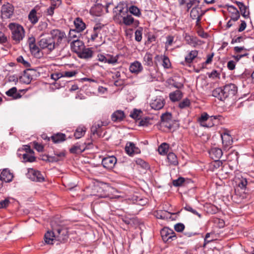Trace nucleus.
<instances>
[{
	"label": "nucleus",
	"mask_w": 254,
	"mask_h": 254,
	"mask_svg": "<svg viewBox=\"0 0 254 254\" xmlns=\"http://www.w3.org/2000/svg\"><path fill=\"white\" fill-rule=\"evenodd\" d=\"M237 91V86L232 83L225 85L222 87H218L212 91V96L220 100H225L229 96H233Z\"/></svg>",
	"instance_id": "nucleus-1"
},
{
	"label": "nucleus",
	"mask_w": 254,
	"mask_h": 254,
	"mask_svg": "<svg viewBox=\"0 0 254 254\" xmlns=\"http://www.w3.org/2000/svg\"><path fill=\"white\" fill-rule=\"evenodd\" d=\"M128 9L129 14H132L137 17H139L141 14L140 9L136 6L131 5L128 8Z\"/></svg>",
	"instance_id": "nucleus-42"
},
{
	"label": "nucleus",
	"mask_w": 254,
	"mask_h": 254,
	"mask_svg": "<svg viewBox=\"0 0 254 254\" xmlns=\"http://www.w3.org/2000/svg\"><path fill=\"white\" fill-rule=\"evenodd\" d=\"M50 37L58 48L64 41L66 39V35L65 32L59 29H54L50 31Z\"/></svg>",
	"instance_id": "nucleus-5"
},
{
	"label": "nucleus",
	"mask_w": 254,
	"mask_h": 254,
	"mask_svg": "<svg viewBox=\"0 0 254 254\" xmlns=\"http://www.w3.org/2000/svg\"><path fill=\"white\" fill-rule=\"evenodd\" d=\"M108 125V123L107 121H98L95 122L92 126L91 131L94 135H97V137H99L101 135V127Z\"/></svg>",
	"instance_id": "nucleus-10"
},
{
	"label": "nucleus",
	"mask_w": 254,
	"mask_h": 254,
	"mask_svg": "<svg viewBox=\"0 0 254 254\" xmlns=\"http://www.w3.org/2000/svg\"><path fill=\"white\" fill-rule=\"evenodd\" d=\"M162 238H173L176 237L175 232L167 227L163 228L160 231Z\"/></svg>",
	"instance_id": "nucleus-27"
},
{
	"label": "nucleus",
	"mask_w": 254,
	"mask_h": 254,
	"mask_svg": "<svg viewBox=\"0 0 254 254\" xmlns=\"http://www.w3.org/2000/svg\"><path fill=\"white\" fill-rule=\"evenodd\" d=\"M208 75L209 78L213 79L220 78V73L216 70H213L211 72L208 73Z\"/></svg>",
	"instance_id": "nucleus-58"
},
{
	"label": "nucleus",
	"mask_w": 254,
	"mask_h": 254,
	"mask_svg": "<svg viewBox=\"0 0 254 254\" xmlns=\"http://www.w3.org/2000/svg\"><path fill=\"white\" fill-rule=\"evenodd\" d=\"M32 79V76L27 72H24L19 78L20 82L25 84L30 83Z\"/></svg>",
	"instance_id": "nucleus-38"
},
{
	"label": "nucleus",
	"mask_w": 254,
	"mask_h": 254,
	"mask_svg": "<svg viewBox=\"0 0 254 254\" xmlns=\"http://www.w3.org/2000/svg\"><path fill=\"white\" fill-rule=\"evenodd\" d=\"M199 4H194V6L190 11V16L193 19H196V25H198L200 22L202 16L204 14L205 11L201 9Z\"/></svg>",
	"instance_id": "nucleus-8"
},
{
	"label": "nucleus",
	"mask_w": 254,
	"mask_h": 254,
	"mask_svg": "<svg viewBox=\"0 0 254 254\" xmlns=\"http://www.w3.org/2000/svg\"><path fill=\"white\" fill-rule=\"evenodd\" d=\"M143 63L144 65L148 66H152L153 65V55L152 54L147 52L143 57Z\"/></svg>",
	"instance_id": "nucleus-32"
},
{
	"label": "nucleus",
	"mask_w": 254,
	"mask_h": 254,
	"mask_svg": "<svg viewBox=\"0 0 254 254\" xmlns=\"http://www.w3.org/2000/svg\"><path fill=\"white\" fill-rule=\"evenodd\" d=\"M198 51L197 50H192L185 57V62L187 64H190L193 60L197 57Z\"/></svg>",
	"instance_id": "nucleus-31"
},
{
	"label": "nucleus",
	"mask_w": 254,
	"mask_h": 254,
	"mask_svg": "<svg viewBox=\"0 0 254 254\" xmlns=\"http://www.w3.org/2000/svg\"><path fill=\"white\" fill-rule=\"evenodd\" d=\"M17 61L19 63L22 64L23 65L26 67L30 66V63L27 62L26 61H25L22 56H19L17 58Z\"/></svg>",
	"instance_id": "nucleus-55"
},
{
	"label": "nucleus",
	"mask_w": 254,
	"mask_h": 254,
	"mask_svg": "<svg viewBox=\"0 0 254 254\" xmlns=\"http://www.w3.org/2000/svg\"><path fill=\"white\" fill-rule=\"evenodd\" d=\"M163 66L166 68H168L170 66V63L169 58L166 56H164L163 59Z\"/></svg>",
	"instance_id": "nucleus-61"
},
{
	"label": "nucleus",
	"mask_w": 254,
	"mask_h": 254,
	"mask_svg": "<svg viewBox=\"0 0 254 254\" xmlns=\"http://www.w3.org/2000/svg\"><path fill=\"white\" fill-rule=\"evenodd\" d=\"M174 229L177 232H181L184 230L185 225L183 223H179L174 226Z\"/></svg>",
	"instance_id": "nucleus-59"
},
{
	"label": "nucleus",
	"mask_w": 254,
	"mask_h": 254,
	"mask_svg": "<svg viewBox=\"0 0 254 254\" xmlns=\"http://www.w3.org/2000/svg\"><path fill=\"white\" fill-rule=\"evenodd\" d=\"M120 23H122L127 26L131 25L134 22V18L132 15L128 13L123 16L119 20Z\"/></svg>",
	"instance_id": "nucleus-26"
},
{
	"label": "nucleus",
	"mask_w": 254,
	"mask_h": 254,
	"mask_svg": "<svg viewBox=\"0 0 254 254\" xmlns=\"http://www.w3.org/2000/svg\"><path fill=\"white\" fill-rule=\"evenodd\" d=\"M185 179L182 177H180L178 179L175 180L173 181V184L174 186L179 187L185 182Z\"/></svg>",
	"instance_id": "nucleus-54"
},
{
	"label": "nucleus",
	"mask_w": 254,
	"mask_h": 254,
	"mask_svg": "<svg viewBox=\"0 0 254 254\" xmlns=\"http://www.w3.org/2000/svg\"><path fill=\"white\" fill-rule=\"evenodd\" d=\"M117 161V158L114 156H109L103 158L102 164L105 168L111 170L114 167Z\"/></svg>",
	"instance_id": "nucleus-12"
},
{
	"label": "nucleus",
	"mask_w": 254,
	"mask_h": 254,
	"mask_svg": "<svg viewBox=\"0 0 254 254\" xmlns=\"http://www.w3.org/2000/svg\"><path fill=\"white\" fill-rule=\"evenodd\" d=\"M150 119L149 118H144L143 119H142L139 122V125L141 126H148L150 124Z\"/></svg>",
	"instance_id": "nucleus-63"
},
{
	"label": "nucleus",
	"mask_w": 254,
	"mask_h": 254,
	"mask_svg": "<svg viewBox=\"0 0 254 254\" xmlns=\"http://www.w3.org/2000/svg\"><path fill=\"white\" fill-rule=\"evenodd\" d=\"M62 77H63V74L61 72L54 73L51 75V78L55 81L58 80Z\"/></svg>",
	"instance_id": "nucleus-62"
},
{
	"label": "nucleus",
	"mask_w": 254,
	"mask_h": 254,
	"mask_svg": "<svg viewBox=\"0 0 254 254\" xmlns=\"http://www.w3.org/2000/svg\"><path fill=\"white\" fill-rule=\"evenodd\" d=\"M199 3V0H179V5H185L187 11H189L194 4H198Z\"/></svg>",
	"instance_id": "nucleus-23"
},
{
	"label": "nucleus",
	"mask_w": 254,
	"mask_h": 254,
	"mask_svg": "<svg viewBox=\"0 0 254 254\" xmlns=\"http://www.w3.org/2000/svg\"><path fill=\"white\" fill-rule=\"evenodd\" d=\"M167 160L170 165L176 166L178 164L177 156L173 152H170L167 155Z\"/></svg>",
	"instance_id": "nucleus-36"
},
{
	"label": "nucleus",
	"mask_w": 254,
	"mask_h": 254,
	"mask_svg": "<svg viewBox=\"0 0 254 254\" xmlns=\"http://www.w3.org/2000/svg\"><path fill=\"white\" fill-rule=\"evenodd\" d=\"M86 128L84 126L78 127L74 134V136L76 139H79L84 136L86 132Z\"/></svg>",
	"instance_id": "nucleus-35"
},
{
	"label": "nucleus",
	"mask_w": 254,
	"mask_h": 254,
	"mask_svg": "<svg viewBox=\"0 0 254 254\" xmlns=\"http://www.w3.org/2000/svg\"><path fill=\"white\" fill-rule=\"evenodd\" d=\"M170 100L173 102L178 101L182 97V93L180 90H176L169 94Z\"/></svg>",
	"instance_id": "nucleus-34"
},
{
	"label": "nucleus",
	"mask_w": 254,
	"mask_h": 254,
	"mask_svg": "<svg viewBox=\"0 0 254 254\" xmlns=\"http://www.w3.org/2000/svg\"><path fill=\"white\" fill-rule=\"evenodd\" d=\"M51 139L54 143H59L65 140L66 135L64 133L59 132L54 134Z\"/></svg>",
	"instance_id": "nucleus-29"
},
{
	"label": "nucleus",
	"mask_w": 254,
	"mask_h": 254,
	"mask_svg": "<svg viewBox=\"0 0 254 254\" xmlns=\"http://www.w3.org/2000/svg\"><path fill=\"white\" fill-rule=\"evenodd\" d=\"M221 116L220 115L210 116L206 112H203L198 119V122L202 127H211L219 123Z\"/></svg>",
	"instance_id": "nucleus-4"
},
{
	"label": "nucleus",
	"mask_w": 254,
	"mask_h": 254,
	"mask_svg": "<svg viewBox=\"0 0 254 254\" xmlns=\"http://www.w3.org/2000/svg\"><path fill=\"white\" fill-rule=\"evenodd\" d=\"M161 125L169 129L172 127V115L170 113L163 114L161 117Z\"/></svg>",
	"instance_id": "nucleus-15"
},
{
	"label": "nucleus",
	"mask_w": 254,
	"mask_h": 254,
	"mask_svg": "<svg viewBox=\"0 0 254 254\" xmlns=\"http://www.w3.org/2000/svg\"><path fill=\"white\" fill-rule=\"evenodd\" d=\"M235 2L239 7L242 15L245 18H248L250 12L248 7L242 2L236 1Z\"/></svg>",
	"instance_id": "nucleus-28"
},
{
	"label": "nucleus",
	"mask_w": 254,
	"mask_h": 254,
	"mask_svg": "<svg viewBox=\"0 0 254 254\" xmlns=\"http://www.w3.org/2000/svg\"><path fill=\"white\" fill-rule=\"evenodd\" d=\"M227 10L230 13V17L233 20H238L240 17L238 10L233 5H228Z\"/></svg>",
	"instance_id": "nucleus-24"
},
{
	"label": "nucleus",
	"mask_w": 254,
	"mask_h": 254,
	"mask_svg": "<svg viewBox=\"0 0 254 254\" xmlns=\"http://www.w3.org/2000/svg\"><path fill=\"white\" fill-rule=\"evenodd\" d=\"M213 56H214L213 53H212L211 54H209V55H207V59H206V61L205 62H204L203 63H202V67L203 68H204L206 65L209 64L212 62Z\"/></svg>",
	"instance_id": "nucleus-56"
},
{
	"label": "nucleus",
	"mask_w": 254,
	"mask_h": 254,
	"mask_svg": "<svg viewBox=\"0 0 254 254\" xmlns=\"http://www.w3.org/2000/svg\"><path fill=\"white\" fill-rule=\"evenodd\" d=\"M184 209L190 212L192 214L198 216L199 218L201 217V215L200 213H198L196 210L193 209L192 207L189 205H186V206L184 207Z\"/></svg>",
	"instance_id": "nucleus-49"
},
{
	"label": "nucleus",
	"mask_w": 254,
	"mask_h": 254,
	"mask_svg": "<svg viewBox=\"0 0 254 254\" xmlns=\"http://www.w3.org/2000/svg\"><path fill=\"white\" fill-rule=\"evenodd\" d=\"M210 157L215 161H218L221 157L223 152L221 149L218 147H212L209 151Z\"/></svg>",
	"instance_id": "nucleus-19"
},
{
	"label": "nucleus",
	"mask_w": 254,
	"mask_h": 254,
	"mask_svg": "<svg viewBox=\"0 0 254 254\" xmlns=\"http://www.w3.org/2000/svg\"><path fill=\"white\" fill-rule=\"evenodd\" d=\"M104 25L101 23H97L93 27V31L99 36L101 35V32L103 31Z\"/></svg>",
	"instance_id": "nucleus-46"
},
{
	"label": "nucleus",
	"mask_w": 254,
	"mask_h": 254,
	"mask_svg": "<svg viewBox=\"0 0 254 254\" xmlns=\"http://www.w3.org/2000/svg\"><path fill=\"white\" fill-rule=\"evenodd\" d=\"M59 6V5L57 4L52 3L51 5L47 9V12L48 15L50 16L53 15L55 8Z\"/></svg>",
	"instance_id": "nucleus-51"
},
{
	"label": "nucleus",
	"mask_w": 254,
	"mask_h": 254,
	"mask_svg": "<svg viewBox=\"0 0 254 254\" xmlns=\"http://www.w3.org/2000/svg\"><path fill=\"white\" fill-rule=\"evenodd\" d=\"M125 117L124 112L122 110H119L116 111L112 114L111 119L113 122L118 123L123 121Z\"/></svg>",
	"instance_id": "nucleus-21"
},
{
	"label": "nucleus",
	"mask_w": 254,
	"mask_h": 254,
	"mask_svg": "<svg viewBox=\"0 0 254 254\" xmlns=\"http://www.w3.org/2000/svg\"><path fill=\"white\" fill-rule=\"evenodd\" d=\"M74 25L75 27V30L77 31V33H80L82 32L86 28V24L83 22L82 18L80 17L76 18L73 22Z\"/></svg>",
	"instance_id": "nucleus-22"
},
{
	"label": "nucleus",
	"mask_w": 254,
	"mask_h": 254,
	"mask_svg": "<svg viewBox=\"0 0 254 254\" xmlns=\"http://www.w3.org/2000/svg\"><path fill=\"white\" fill-rule=\"evenodd\" d=\"M8 27L11 33V38L15 43H19L23 40L25 36L24 28L16 23H10Z\"/></svg>",
	"instance_id": "nucleus-3"
},
{
	"label": "nucleus",
	"mask_w": 254,
	"mask_h": 254,
	"mask_svg": "<svg viewBox=\"0 0 254 254\" xmlns=\"http://www.w3.org/2000/svg\"><path fill=\"white\" fill-rule=\"evenodd\" d=\"M85 149V147L84 145H79L76 144V145L72 146L69 150L70 152L71 153H79L83 152Z\"/></svg>",
	"instance_id": "nucleus-37"
},
{
	"label": "nucleus",
	"mask_w": 254,
	"mask_h": 254,
	"mask_svg": "<svg viewBox=\"0 0 254 254\" xmlns=\"http://www.w3.org/2000/svg\"><path fill=\"white\" fill-rule=\"evenodd\" d=\"M7 96L12 97L13 99H16L21 98V95L17 92V88L13 87L5 92Z\"/></svg>",
	"instance_id": "nucleus-30"
},
{
	"label": "nucleus",
	"mask_w": 254,
	"mask_h": 254,
	"mask_svg": "<svg viewBox=\"0 0 254 254\" xmlns=\"http://www.w3.org/2000/svg\"><path fill=\"white\" fill-rule=\"evenodd\" d=\"M29 47L30 51L32 54L35 55V54L39 53V52H40L39 48L40 47L39 46H37L36 43H35L34 44H32V45H30Z\"/></svg>",
	"instance_id": "nucleus-50"
},
{
	"label": "nucleus",
	"mask_w": 254,
	"mask_h": 254,
	"mask_svg": "<svg viewBox=\"0 0 254 254\" xmlns=\"http://www.w3.org/2000/svg\"><path fill=\"white\" fill-rule=\"evenodd\" d=\"M125 150L129 156H133L135 154H138L140 152V149L136 147L135 144L132 142H127V143Z\"/></svg>",
	"instance_id": "nucleus-18"
},
{
	"label": "nucleus",
	"mask_w": 254,
	"mask_h": 254,
	"mask_svg": "<svg viewBox=\"0 0 254 254\" xmlns=\"http://www.w3.org/2000/svg\"><path fill=\"white\" fill-rule=\"evenodd\" d=\"M10 203L8 198H5V199L0 201V209L6 208L9 205Z\"/></svg>",
	"instance_id": "nucleus-60"
},
{
	"label": "nucleus",
	"mask_w": 254,
	"mask_h": 254,
	"mask_svg": "<svg viewBox=\"0 0 254 254\" xmlns=\"http://www.w3.org/2000/svg\"><path fill=\"white\" fill-rule=\"evenodd\" d=\"M247 185V180L245 178H241L239 179L238 186L242 189H244Z\"/></svg>",
	"instance_id": "nucleus-52"
},
{
	"label": "nucleus",
	"mask_w": 254,
	"mask_h": 254,
	"mask_svg": "<svg viewBox=\"0 0 254 254\" xmlns=\"http://www.w3.org/2000/svg\"><path fill=\"white\" fill-rule=\"evenodd\" d=\"M118 58L117 56L115 57L110 55H107L106 63L115 64L118 63Z\"/></svg>",
	"instance_id": "nucleus-47"
},
{
	"label": "nucleus",
	"mask_w": 254,
	"mask_h": 254,
	"mask_svg": "<svg viewBox=\"0 0 254 254\" xmlns=\"http://www.w3.org/2000/svg\"><path fill=\"white\" fill-rule=\"evenodd\" d=\"M168 149L169 145L166 143H163L159 146L158 150L159 154L165 155L168 152Z\"/></svg>",
	"instance_id": "nucleus-43"
},
{
	"label": "nucleus",
	"mask_w": 254,
	"mask_h": 254,
	"mask_svg": "<svg viewBox=\"0 0 254 254\" xmlns=\"http://www.w3.org/2000/svg\"><path fill=\"white\" fill-rule=\"evenodd\" d=\"M135 40L137 42H140L142 40V29L139 28L135 31Z\"/></svg>",
	"instance_id": "nucleus-48"
},
{
	"label": "nucleus",
	"mask_w": 254,
	"mask_h": 254,
	"mask_svg": "<svg viewBox=\"0 0 254 254\" xmlns=\"http://www.w3.org/2000/svg\"><path fill=\"white\" fill-rule=\"evenodd\" d=\"M22 162H33L35 161L36 158L33 154L29 153H23L22 155Z\"/></svg>",
	"instance_id": "nucleus-41"
},
{
	"label": "nucleus",
	"mask_w": 254,
	"mask_h": 254,
	"mask_svg": "<svg viewBox=\"0 0 254 254\" xmlns=\"http://www.w3.org/2000/svg\"><path fill=\"white\" fill-rule=\"evenodd\" d=\"M169 82L170 84L178 89H181L184 87V84L182 82L177 81L174 78L169 79Z\"/></svg>",
	"instance_id": "nucleus-45"
},
{
	"label": "nucleus",
	"mask_w": 254,
	"mask_h": 254,
	"mask_svg": "<svg viewBox=\"0 0 254 254\" xmlns=\"http://www.w3.org/2000/svg\"><path fill=\"white\" fill-rule=\"evenodd\" d=\"M165 101L163 97L159 96L150 103L151 107L156 110L161 109L164 106Z\"/></svg>",
	"instance_id": "nucleus-17"
},
{
	"label": "nucleus",
	"mask_w": 254,
	"mask_h": 254,
	"mask_svg": "<svg viewBox=\"0 0 254 254\" xmlns=\"http://www.w3.org/2000/svg\"><path fill=\"white\" fill-rule=\"evenodd\" d=\"M28 178L33 181L42 182L44 181V177L41 173L33 169H30L27 174Z\"/></svg>",
	"instance_id": "nucleus-11"
},
{
	"label": "nucleus",
	"mask_w": 254,
	"mask_h": 254,
	"mask_svg": "<svg viewBox=\"0 0 254 254\" xmlns=\"http://www.w3.org/2000/svg\"><path fill=\"white\" fill-rule=\"evenodd\" d=\"M80 36V33H77L76 30L70 29L68 33V41L71 42L74 39H79Z\"/></svg>",
	"instance_id": "nucleus-39"
},
{
	"label": "nucleus",
	"mask_w": 254,
	"mask_h": 254,
	"mask_svg": "<svg viewBox=\"0 0 254 254\" xmlns=\"http://www.w3.org/2000/svg\"><path fill=\"white\" fill-rule=\"evenodd\" d=\"M143 69L141 64L138 61H135L130 64L129 70L130 72L134 74H138Z\"/></svg>",
	"instance_id": "nucleus-20"
},
{
	"label": "nucleus",
	"mask_w": 254,
	"mask_h": 254,
	"mask_svg": "<svg viewBox=\"0 0 254 254\" xmlns=\"http://www.w3.org/2000/svg\"><path fill=\"white\" fill-rule=\"evenodd\" d=\"M13 178V174L8 169H4L0 174V181L5 183L11 182Z\"/></svg>",
	"instance_id": "nucleus-14"
},
{
	"label": "nucleus",
	"mask_w": 254,
	"mask_h": 254,
	"mask_svg": "<svg viewBox=\"0 0 254 254\" xmlns=\"http://www.w3.org/2000/svg\"><path fill=\"white\" fill-rule=\"evenodd\" d=\"M222 142L225 148H230L232 144L233 139L228 132H224L221 134Z\"/></svg>",
	"instance_id": "nucleus-16"
},
{
	"label": "nucleus",
	"mask_w": 254,
	"mask_h": 254,
	"mask_svg": "<svg viewBox=\"0 0 254 254\" xmlns=\"http://www.w3.org/2000/svg\"><path fill=\"white\" fill-rule=\"evenodd\" d=\"M29 20L33 24H36L38 21V17L37 15V12L35 9H33L30 12L28 15Z\"/></svg>",
	"instance_id": "nucleus-40"
},
{
	"label": "nucleus",
	"mask_w": 254,
	"mask_h": 254,
	"mask_svg": "<svg viewBox=\"0 0 254 254\" xmlns=\"http://www.w3.org/2000/svg\"><path fill=\"white\" fill-rule=\"evenodd\" d=\"M128 12V7L125 3L120 2L113 8L115 19L119 20Z\"/></svg>",
	"instance_id": "nucleus-7"
},
{
	"label": "nucleus",
	"mask_w": 254,
	"mask_h": 254,
	"mask_svg": "<svg viewBox=\"0 0 254 254\" xmlns=\"http://www.w3.org/2000/svg\"><path fill=\"white\" fill-rule=\"evenodd\" d=\"M70 46L71 51L78 55L85 48L84 43L79 39L72 40L70 43Z\"/></svg>",
	"instance_id": "nucleus-9"
},
{
	"label": "nucleus",
	"mask_w": 254,
	"mask_h": 254,
	"mask_svg": "<svg viewBox=\"0 0 254 254\" xmlns=\"http://www.w3.org/2000/svg\"><path fill=\"white\" fill-rule=\"evenodd\" d=\"M93 52L90 48H84L78 55L80 58L88 59L92 57Z\"/></svg>",
	"instance_id": "nucleus-33"
},
{
	"label": "nucleus",
	"mask_w": 254,
	"mask_h": 254,
	"mask_svg": "<svg viewBox=\"0 0 254 254\" xmlns=\"http://www.w3.org/2000/svg\"><path fill=\"white\" fill-rule=\"evenodd\" d=\"M77 72L75 71H65L63 74V77H71L76 74Z\"/></svg>",
	"instance_id": "nucleus-64"
},
{
	"label": "nucleus",
	"mask_w": 254,
	"mask_h": 254,
	"mask_svg": "<svg viewBox=\"0 0 254 254\" xmlns=\"http://www.w3.org/2000/svg\"><path fill=\"white\" fill-rule=\"evenodd\" d=\"M52 230H48L44 235V238H60L68 236L67 229L61 224H57L54 221L51 224Z\"/></svg>",
	"instance_id": "nucleus-2"
},
{
	"label": "nucleus",
	"mask_w": 254,
	"mask_h": 254,
	"mask_svg": "<svg viewBox=\"0 0 254 254\" xmlns=\"http://www.w3.org/2000/svg\"><path fill=\"white\" fill-rule=\"evenodd\" d=\"M142 112L140 110L134 109L133 112H131L129 116L135 120H140L141 117Z\"/></svg>",
	"instance_id": "nucleus-44"
},
{
	"label": "nucleus",
	"mask_w": 254,
	"mask_h": 254,
	"mask_svg": "<svg viewBox=\"0 0 254 254\" xmlns=\"http://www.w3.org/2000/svg\"><path fill=\"white\" fill-rule=\"evenodd\" d=\"M46 157V159H44V160H47L50 162H58L64 160L65 157V153L64 151H55L54 155H47Z\"/></svg>",
	"instance_id": "nucleus-13"
},
{
	"label": "nucleus",
	"mask_w": 254,
	"mask_h": 254,
	"mask_svg": "<svg viewBox=\"0 0 254 254\" xmlns=\"http://www.w3.org/2000/svg\"><path fill=\"white\" fill-rule=\"evenodd\" d=\"M39 47L42 49L51 53L54 51L57 47L53 39L50 36L41 38L38 42Z\"/></svg>",
	"instance_id": "nucleus-6"
},
{
	"label": "nucleus",
	"mask_w": 254,
	"mask_h": 254,
	"mask_svg": "<svg viewBox=\"0 0 254 254\" xmlns=\"http://www.w3.org/2000/svg\"><path fill=\"white\" fill-rule=\"evenodd\" d=\"M190 105V101L188 99H185L179 103V107L181 109H184L189 107Z\"/></svg>",
	"instance_id": "nucleus-53"
},
{
	"label": "nucleus",
	"mask_w": 254,
	"mask_h": 254,
	"mask_svg": "<svg viewBox=\"0 0 254 254\" xmlns=\"http://www.w3.org/2000/svg\"><path fill=\"white\" fill-rule=\"evenodd\" d=\"M34 148L38 152H42L44 150V147L43 146L40 144L39 143L37 142L34 141L33 142Z\"/></svg>",
	"instance_id": "nucleus-57"
},
{
	"label": "nucleus",
	"mask_w": 254,
	"mask_h": 254,
	"mask_svg": "<svg viewBox=\"0 0 254 254\" xmlns=\"http://www.w3.org/2000/svg\"><path fill=\"white\" fill-rule=\"evenodd\" d=\"M1 12L3 15L6 18H10L13 14V6L9 3L4 4L2 6Z\"/></svg>",
	"instance_id": "nucleus-25"
}]
</instances>
